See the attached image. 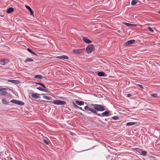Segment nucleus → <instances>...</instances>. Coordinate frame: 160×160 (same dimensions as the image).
Returning <instances> with one entry per match:
<instances>
[{
	"label": "nucleus",
	"instance_id": "nucleus-42",
	"mask_svg": "<svg viewBox=\"0 0 160 160\" xmlns=\"http://www.w3.org/2000/svg\"><path fill=\"white\" fill-rule=\"evenodd\" d=\"M79 114L81 116H83V114L81 112H80Z\"/></svg>",
	"mask_w": 160,
	"mask_h": 160
},
{
	"label": "nucleus",
	"instance_id": "nucleus-13",
	"mask_svg": "<svg viewBox=\"0 0 160 160\" xmlns=\"http://www.w3.org/2000/svg\"><path fill=\"white\" fill-rule=\"evenodd\" d=\"M97 74L100 77H106L107 74L103 72H98Z\"/></svg>",
	"mask_w": 160,
	"mask_h": 160
},
{
	"label": "nucleus",
	"instance_id": "nucleus-6",
	"mask_svg": "<svg viewBox=\"0 0 160 160\" xmlns=\"http://www.w3.org/2000/svg\"><path fill=\"white\" fill-rule=\"evenodd\" d=\"M135 40L134 39L130 40L126 42H125V44L126 45L128 46L134 43L135 42Z\"/></svg>",
	"mask_w": 160,
	"mask_h": 160
},
{
	"label": "nucleus",
	"instance_id": "nucleus-43",
	"mask_svg": "<svg viewBox=\"0 0 160 160\" xmlns=\"http://www.w3.org/2000/svg\"><path fill=\"white\" fill-rule=\"evenodd\" d=\"M118 32H119V33H120V32H121V31H120V30H118Z\"/></svg>",
	"mask_w": 160,
	"mask_h": 160
},
{
	"label": "nucleus",
	"instance_id": "nucleus-9",
	"mask_svg": "<svg viewBox=\"0 0 160 160\" xmlns=\"http://www.w3.org/2000/svg\"><path fill=\"white\" fill-rule=\"evenodd\" d=\"M123 23L127 26L129 27H136L137 26V24H132L127 22H124Z\"/></svg>",
	"mask_w": 160,
	"mask_h": 160
},
{
	"label": "nucleus",
	"instance_id": "nucleus-14",
	"mask_svg": "<svg viewBox=\"0 0 160 160\" xmlns=\"http://www.w3.org/2000/svg\"><path fill=\"white\" fill-rule=\"evenodd\" d=\"M8 81L9 82H11L16 84H18L20 82V81H19L15 80L9 79L8 80Z\"/></svg>",
	"mask_w": 160,
	"mask_h": 160
},
{
	"label": "nucleus",
	"instance_id": "nucleus-44",
	"mask_svg": "<svg viewBox=\"0 0 160 160\" xmlns=\"http://www.w3.org/2000/svg\"><path fill=\"white\" fill-rule=\"evenodd\" d=\"M158 13L160 14V10L159 11H158Z\"/></svg>",
	"mask_w": 160,
	"mask_h": 160
},
{
	"label": "nucleus",
	"instance_id": "nucleus-22",
	"mask_svg": "<svg viewBox=\"0 0 160 160\" xmlns=\"http://www.w3.org/2000/svg\"><path fill=\"white\" fill-rule=\"evenodd\" d=\"M147 152H146L145 151H143V150H142L141 155H142L143 156H147Z\"/></svg>",
	"mask_w": 160,
	"mask_h": 160
},
{
	"label": "nucleus",
	"instance_id": "nucleus-12",
	"mask_svg": "<svg viewBox=\"0 0 160 160\" xmlns=\"http://www.w3.org/2000/svg\"><path fill=\"white\" fill-rule=\"evenodd\" d=\"M31 96L37 99L40 98L39 94L38 93H32L31 94Z\"/></svg>",
	"mask_w": 160,
	"mask_h": 160
},
{
	"label": "nucleus",
	"instance_id": "nucleus-2",
	"mask_svg": "<svg viewBox=\"0 0 160 160\" xmlns=\"http://www.w3.org/2000/svg\"><path fill=\"white\" fill-rule=\"evenodd\" d=\"M41 101L43 102L53 103L54 104L57 105H64L66 104V102L65 101L58 100H54L53 101H48L44 100H41Z\"/></svg>",
	"mask_w": 160,
	"mask_h": 160
},
{
	"label": "nucleus",
	"instance_id": "nucleus-30",
	"mask_svg": "<svg viewBox=\"0 0 160 160\" xmlns=\"http://www.w3.org/2000/svg\"><path fill=\"white\" fill-rule=\"evenodd\" d=\"M73 106L76 108H79V106H77L76 104L74 102H73Z\"/></svg>",
	"mask_w": 160,
	"mask_h": 160
},
{
	"label": "nucleus",
	"instance_id": "nucleus-32",
	"mask_svg": "<svg viewBox=\"0 0 160 160\" xmlns=\"http://www.w3.org/2000/svg\"><path fill=\"white\" fill-rule=\"evenodd\" d=\"M148 30L152 32H154L153 30L150 27L148 28Z\"/></svg>",
	"mask_w": 160,
	"mask_h": 160
},
{
	"label": "nucleus",
	"instance_id": "nucleus-41",
	"mask_svg": "<svg viewBox=\"0 0 160 160\" xmlns=\"http://www.w3.org/2000/svg\"><path fill=\"white\" fill-rule=\"evenodd\" d=\"M36 83L38 85H40V86H41V84L42 83H41L40 82H36Z\"/></svg>",
	"mask_w": 160,
	"mask_h": 160
},
{
	"label": "nucleus",
	"instance_id": "nucleus-20",
	"mask_svg": "<svg viewBox=\"0 0 160 160\" xmlns=\"http://www.w3.org/2000/svg\"><path fill=\"white\" fill-rule=\"evenodd\" d=\"M136 123L135 122H129L126 123V125L127 126H131L135 124Z\"/></svg>",
	"mask_w": 160,
	"mask_h": 160
},
{
	"label": "nucleus",
	"instance_id": "nucleus-29",
	"mask_svg": "<svg viewBox=\"0 0 160 160\" xmlns=\"http://www.w3.org/2000/svg\"><path fill=\"white\" fill-rule=\"evenodd\" d=\"M112 119L114 120H118L119 119V117L117 116H114L112 117Z\"/></svg>",
	"mask_w": 160,
	"mask_h": 160
},
{
	"label": "nucleus",
	"instance_id": "nucleus-23",
	"mask_svg": "<svg viewBox=\"0 0 160 160\" xmlns=\"http://www.w3.org/2000/svg\"><path fill=\"white\" fill-rule=\"evenodd\" d=\"M2 101V102L3 104L8 105L9 103V102H7L5 99H3Z\"/></svg>",
	"mask_w": 160,
	"mask_h": 160
},
{
	"label": "nucleus",
	"instance_id": "nucleus-18",
	"mask_svg": "<svg viewBox=\"0 0 160 160\" xmlns=\"http://www.w3.org/2000/svg\"><path fill=\"white\" fill-rule=\"evenodd\" d=\"M13 10H14V9L13 8H10L7 9V13H11V12H13Z\"/></svg>",
	"mask_w": 160,
	"mask_h": 160
},
{
	"label": "nucleus",
	"instance_id": "nucleus-5",
	"mask_svg": "<svg viewBox=\"0 0 160 160\" xmlns=\"http://www.w3.org/2000/svg\"><path fill=\"white\" fill-rule=\"evenodd\" d=\"M10 62L9 59H4L0 60V64L2 65H5L6 64Z\"/></svg>",
	"mask_w": 160,
	"mask_h": 160
},
{
	"label": "nucleus",
	"instance_id": "nucleus-21",
	"mask_svg": "<svg viewBox=\"0 0 160 160\" xmlns=\"http://www.w3.org/2000/svg\"><path fill=\"white\" fill-rule=\"evenodd\" d=\"M43 98L50 101H52V98L50 97L44 96Z\"/></svg>",
	"mask_w": 160,
	"mask_h": 160
},
{
	"label": "nucleus",
	"instance_id": "nucleus-24",
	"mask_svg": "<svg viewBox=\"0 0 160 160\" xmlns=\"http://www.w3.org/2000/svg\"><path fill=\"white\" fill-rule=\"evenodd\" d=\"M34 77L35 78L41 79L42 78V76L41 75H37L34 76Z\"/></svg>",
	"mask_w": 160,
	"mask_h": 160
},
{
	"label": "nucleus",
	"instance_id": "nucleus-40",
	"mask_svg": "<svg viewBox=\"0 0 160 160\" xmlns=\"http://www.w3.org/2000/svg\"><path fill=\"white\" fill-rule=\"evenodd\" d=\"M107 73H109L110 72V70L108 69H107L105 70Z\"/></svg>",
	"mask_w": 160,
	"mask_h": 160
},
{
	"label": "nucleus",
	"instance_id": "nucleus-27",
	"mask_svg": "<svg viewBox=\"0 0 160 160\" xmlns=\"http://www.w3.org/2000/svg\"><path fill=\"white\" fill-rule=\"evenodd\" d=\"M33 61H34V60L33 59L30 58H28L25 60V62H33Z\"/></svg>",
	"mask_w": 160,
	"mask_h": 160
},
{
	"label": "nucleus",
	"instance_id": "nucleus-11",
	"mask_svg": "<svg viewBox=\"0 0 160 160\" xmlns=\"http://www.w3.org/2000/svg\"><path fill=\"white\" fill-rule=\"evenodd\" d=\"M82 39L84 42L87 43L89 44L91 43L92 42L91 41L88 39L86 37H83Z\"/></svg>",
	"mask_w": 160,
	"mask_h": 160
},
{
	"label": "nucleus",
	"instance_id": "nucleus-8",
	"mask_svg": "<svg viewBox=\"0 0 160 160\" xmlns=\"http://www.w3.org/2000/svg\"><path fill=\"white\" fill-rule=\"evenodd\" d=\"M84 50L82 49H74L73 52L75 54H81L83 52Z\"/></svg>",
	"mask_w": 160,
	"mask_h": 160
},
{
	"label": "nucleus",
	"instance_id": "nucleus-25",
	"mask_svg": "<svg viewBox=\"0 0 160 160\" xmlns=\"http://www.w3.org/2000/svg\"><path fill=\"white\" fill-rule=\"evenodd\" d=\"M17 104L20 105H23L24 104V103L22 101L18 100Z\"/></svg>",
	"mask_w": 160,
	"mask_h": 160
},
{
	"label": "nucleus",
	"instance_id": "nucleus-28",
	"mask_svg": "<svg viewBox=\"0 0 160 160\" xmlns=\"http://www.w3.org/2000/svg\"><path fill=\"white\" fill-rule=\"evenodd\" d=\"M18 101V100L14 99H12L11 101V102L17 104Z\"/></svg>",
	"mask_w": 160,
	"mask_h": 160
},
{
	"label": "nucleus",
	"instance_id": "nucleus-38",
	"mask_svg": "<svg viewBox=\"0 0 160 160\" xmlns=\"http://www.w3.org/2000/svg\"><path fill=\"white\" fill-rule=\"evenodd\" d=\"M78 108L81 110H82V111H85L84 110V109H82V107H79V108Z\"/></svg>",
	"mask_w": 160,
	"mask_h": 160
},
{
	"label": "nucleus",
	"instance_id": "nucleus-19",
	"mask_svg": "<svg viewBox=\"0 0 160 160\" xmlns=\"http://www.w3.org/2000/svg\"><path fill=\"white\" fill-rule=\"evenodd\" d=\"M37 89L41 91L46 92H48V91L46 90V89H43L41 87H38V88H37Z\"/></svg>",
	"mask_w": 160,
	"mask_h": 160
},
{
	"label": "nucleus",
	"instance_id": "nucleus-4",
	"mask_svg": "<svg viewBox=\"0 0 160 160\" xmlns=\"http://www.w3.org/2000/svg\"><path fill=\"white\" fill-rule=\"evenodd\" d=\"M94 46L92 44L88 45L86 49V52L88 54L91 53L93 50Z\"/></svg>",
	"mask_w": 160,
	"mask_h": 160
},
{
	"label": "nucleus",
	"instance_id": "nucleus-31",
	"mask_svg": "<svg viewBox=\"0 0 160 160\" xmlns=\"http://www.w3.org/2000/svg\"><path fill=\"white\" fill-rule=\"evenodd\" d=\"M25 7L26 8H27L29 11H30L31 10H32V9H31V8L28 6L27 5H26L25 6Z\"/></svg>",
	"mask_w": 160,
	"mask_h": 160
},
{
	"label": "nucleus",
	"instance_id": "nucleus-16",
	"mask_svg": "<svg viewBox=\"0 0 160 160\" xmlns=\"http://www.w3.org/2000/svg\"><path fill=\"white\" fill-rule=\"evenodd\" d=\"M75 103L77 104H78L79 106H81L83 105L84 104V102L82 101H78V100H77L75 102Z\"/></svg>",
	"mask_w": 160,
	"mask_h": 160
},
{
	"label": "nucleus",
	"instance_id": "nucleus-34",
	"mask_svg": "<svg viewBox=\"0 0 160 160\" xmlns=\"http://www.w3.org/2000/svg\"><path fill=\"white\" fill-rule=\"evenodd\" d=\"M136 85L137 86L141 88V90H142L143 89V87L142 85L139 84H137Z\"/></svg>",
	"mask_w": 160,
	"mask_h": 160
},
{
	"label": "nucleus",
	"instance_id": "nucleus-26",
	"mask_svg": "<svg viewBox=\"0 0 160 160\" xmlns=\"http://www.w3.org/2000/svg\"><path fill=\"white\" fill-rule=\"evenodd\" d=\"M137 3V1L136 0H132L131 2V4L133 6L136 5Z\"/></svg>",
	"mask_w": 160,
	"mask_h": 160
},
{
	"label": "nucleus",
	"instance_id": "nucleus-1",
	"mask_svg": "<svg viewBox=\"0 0 160 160\" xmlns=\"http://www.w3.org/2000/svg\"><path fill=\"white\" fill-rule=\"evenodd\" d=\"M91 105L93 107V108L89 107L87 106L84 107V109L86 111V112L89 115L92 114L96 115L94 112L96 111V112L98 111L102 112L106 109L105 107L102 105L91 104Z\"/></svg>",
	"mask_w": 160,
	"mask_h": 160
},
{
	"label": "nucleus",
	"instance_id": "nucleus-33",
	"mask_svg": "<svg viewBox=\"0 0 160 160\" xmlns=\"http://www.w3.org/2000/svg\"><path fill=\"white\" fill-rule=\"evenodd\" d=\"M151 96L154 98H156L157 96V94L156 93L152 94L151 95Z\"/></svg>",
	"mask_w": 160,
	"mask_h": 160
},
{
	"label": "nucleus",
	"instance_id": "nucleus-10",
	"mask_svg": "<svg viewBox=\"0 0 160 160\" xmlns=\"http://www.w3.org/2000/svg\"><path fill=\"white\" fill-rule=\"evenodd\" d=\"M56 58L61 60L64 59H68V56L65 55H62L61 56H57L56 57Z\"/></svg>",
	"mask_w": 160,
	"mask_h": 160
},
{
	"label": "nucleus",
	"instance_id": "nucleus-3",
	"mask_svg": "<svg viewBox=\"0 0 160 160\" xmlns=\"http://www.w3.org/2000/svg\"><path fill=\"white\" fill-rule=\"evenodd\" d=\"M95 113H96V115L99 117H108L111 115L110 111L109 110L106 111L104 112H103L100 114L98 113L97 112H96V111L94 112Z\"/></svg>",
	"mask_w": 160,
	"mask_h": 160
},
{
	"label": "nucleus",
	"instance_id": "nucleus-17",
	"mask_svg": "<svg viewBox=\"0 0 160 160\" xmlns=\"http://www.w3.org/2000/svg\"><path fill=\"white\" fill-rule=\"evenodd\" d=\"M27 51L29 52L30 53H31V54L35 55L36 56H37L38 55L37 54H36L35 52H33L29 48H28L27 49Z\"/></svg>",
	"mask_w": 160,
	"mask_h": 160
},
{
	"label": "nucleus",
	"instance_id": "nucleus-37",
	"mask_svg": "<svg viewBox=\"0 0 160 160\" xmlns=\"http://www.w3.org/2000/svg\"><path fill=\"white\" fill-rule=\"evenodd\" d=\"M29 11L30 12L31 15H32L33 14V11L32 10H31L30 11Z\"/></svg>",
	"mask_w": 160,
	"mask_h": 160
},
{
	"label": "nucleus",
	"instance_id": "nucleus-35",
	"mask_svg": "<svg viewBox=\"0 0 160 160\" xmlns=\"http://www.w3.org/2000/svg\"><path fill=\"white\" fill-rule=\"evenodd\" d=\"M43 142L46 143L47 145H48L49 144L48 142L45 139H43Z\"/></svg>",
	"mask_w": 160,
	"mask_h": 160
},
{
	"label": "nucleus",
	"instance_id": "nucleus-15",
	"mask_svg": "<svg viewBox=\"0 0 160 160\" xmlns=\"http://www.w3.org/2000/svg\"><path fill=\"white\" fill-rule=\"evenodd\" d=\"M135 151H136L137 153H138L140 155H141L142 149L138 148H134Z\"/></svg>",
	"mask_w": 160,
	"mask_h": 160
},
{
	"label": "nucleus",
	"instance_id": "nucleus-7",
	"mask_svg": "<svg viewBox=\"0 0 160 160\" xmlns=\"http://www.w3.org/2000/svg\"><path fill=\"white\" fill-rule=\"evenodd\" d=\"M5 90L6 89L4 88H0V93L3 95H6L8 93Z\"/></svg>",
	"mask_w": 160,
	"mask_h": 160
},
{
	"label": "nucleus",
	"instance_id": "nucleus-39",
	"mask_svg": "<svg viewBox=\"0 0 160 160\" xmlns=\"http://www.w3.org/2000/svg\"><path fill=\"white\" fill-rule=\"evenodd\" d=\"M131 96V94H127V96L128 97H129Z\"/></svg>",
	"mask_w": 160,
	"mask_h": 160
},
{
	"label": "nucleus",
	"instance_id": "nucleus-36",
	"mask_svg": "<svg viewBox=\"0 0 160 160\" xmlns=\"http://www.w3.org/2000/svg\"><path fill=\"white\" fill-rule=\"evenodd\" d=\"M41 86L42 87L44 88V89H46V87L42 83L41 84Z\"/></svg>",
	"mask_w": 160,
	"mask_h": 160
}]
</instances>
